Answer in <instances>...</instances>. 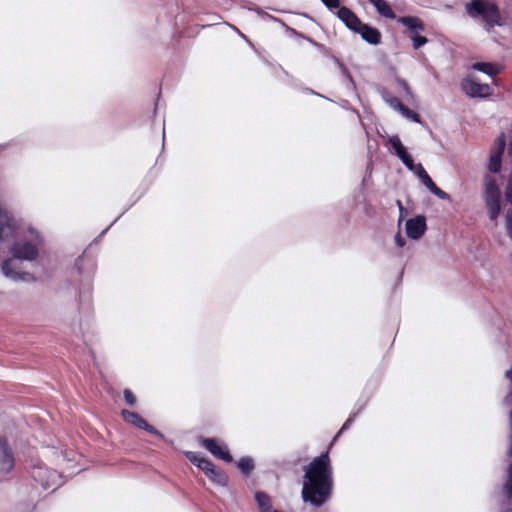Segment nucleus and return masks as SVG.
I'll return each mask as SVG.
<instances>
[{
  "label": "nucleus",
  "mask_w": 512,
  "mask_h": 512,
  "mask_svg": "<svg viewBox=\"0 0 512 512\" xmlns=\"http://www.w3.org/2000/svg\"><path fill=\"white\" fill-rule=\"evenodd\" d=\"M303 470L302 500L319 508L330 499L333 489V473L328 451L315 457Z\"/></svg>",
  "instance_id": "nucleus-1"
},
{
  "label": "nucleus",
  "mask_w": 512,
  "mask_h": 512,
  "mask_svg": "<svg viewBox=\"0 0 512 512\" xmlns=\"http://www.w3.org/2000/svg\"><path fill=\"white\" fill-rule=\"evenodd\" d=\"M14 238L16 239L9 246L12 258L2 263V272L5 277L13 281H29L33 278L32 275L17 271L16 260L29 262L36 260L43 245V236L36 228L28 226L25 229L19 228Z\"/></svg>",
  "instance_id": "nucleus-2"
},
{
  "label": "nucleus",
  "mask_w": 512,
  "mask_h": 512,
  "mask_svg": "<svg viewBox=\"0 0 512 512\" xmlns=\"http://www.w3.org/2000/svg\"><path fill=\"white\" fill-rule=\"evenodd\" d=\"M465 11L474 20L481 19L487 31L504 24L499 7L491 0H470L465 4Z\"/></svg>",
  "instance_id": "nucleus-3"
},
{
  "label": "nucleus",
  "mask_w": 512,
  "mask_h": 512,
  "mask_svg": "<svg viewBox=\"0 0 512 512\" xmlns=\"http://www.w3.org/2000/svg\"><path fill=\"white\" fill-rule=\"evenodd\" d=\"M31 477L39 483L43 489L53 491L62 485V476L56 470L50 469L43 463H37L31 468Z\"/></svg>",
  "instance_id": "nucleus-4"
},
{
  "label": "nucleus",
  "mask_w": 512,
  "mask_h": 512,
  "mask_svg": "<svg viewBox=\"0 0 512 512\" xmlns=\"http://www.w3.org/2000/svg\"><path fill=\"white\" fill-rule=\"evenodd\" d=\"M485 203L488 207L489 218L495 221L500 213V190L493 179H489L485 184Z\"/></svg>",
  "instance_id": "nucleus-5"
},
{
  "label": "nucleus",
  "mask_w": 512,
  "mask_h": 512,
  "mask_svg": "<svg viewBox=\"0 0 512 512\" xmlns=\"http://www.w3.org/2000/svg\"><path fill=\"white\" fill-rule=\"evenodd\" d=\"M18 229L19 227L17 226L16 220L0 205V241H7L14 238Z\"/></svg>",
  "instance_id": "nucleus-6"
},
{
  "label": "nucleus",
  "mask_w": 512,
  "mask_h": 512,
  "mask_svg": "<svg viewBox=\"0 0 512 512\" xmlns=\"http://www.w3.org/2000/svg\"><path fill=\"white\" fill-rule=\"evenodd\" d=\"M121 415L123 417V419L139 428V429H142V430H145L146 432L150 433V434H153L157 437H159L160 439H164L165 436L163 435V433H161L159 430H157L155 427H153L152 425H150L140 414H138L137 412H133V411H130V410H126V409H123L121 411Z\"/></svg>",
  "instance_id": "nucleus-7"
},
{
  "label": "nucleus",
  "mask_w": 512,
  "mask_h": 512,
  "mask_svg": "<svg viewBox=\"0 0 512 512\" xmlns=\"http://www.w3.org/2000/svg\"><path fill=\"white\" fill-rule=\"evenodd\" d=\"M14 455L7 441L0 437V481L6 479L14 467Z\"/></svg>",
  "instance_id": "nucleus-8"
},
{
  "label": "nucleus",
  "mask_w": 512,
  "mask_h": 512,
  "mask_svg": "<svg viewBox=\"0 0 512 512\" xmlns=\"http://www.w3.org/2000/svg\"><path fill=\"white\" fill-rule=\"evenodd\" d=\"M461 88L470 98H487L492 93L488 84H482L470 78H466L461 82Z\"/></svg>",
  "instance_id": "nucleus-9"
},
{
  "label": "nucleus",
  "mask_w": 512,
  "mask_h": 512,
  "mask_svg": "<svg viewBox=\"0 0 512 512\" xmlns=\"http://www.w3.org/2000/svg\"><path fill=\"white\" fill-rule=\"evenodd\" d=\"M201 445L214 457L224 461L225 463L233 462V457L230 454L228 447L225 444L220 445L214 438H203L201 440Z\"/></svg>",
  "instance_id": "nucleus-10"
},
{
  "label": "nucleus",
  "mask_w": 512,
  "mask_h": 512,
  "mask_svg": "<svg viewBox=\"0 0 512 512\" xmlns=\"http://www.w3.org/2000/svg\"><path fill=\"white\" fill-rule=\"evenodd\" d=\"M506 146V140L504 134H501L495 141V149L492 151L489 163H488V170L491 173H498L501 170L502 165V156L505 151Z\"/></svg>",
  "instance_id": "nucleus-11"
},
{
  "label": "nucleus",
  "mask_w": 512,
  "mask_h": 512,
  "mask_svg": "<svg viewBox=\"0 0 512 512\" xmlns=\"http://www.w3.org/2000/svg\"><path fill=\"white\" fill-rule=\"evenodd\" d=\"M427 229L426 218L424 215H417L406 221V234L413 240L420 239Z\"/></svg>",
  "instance_id": "nucleus-12"
},
{
  "label": "nucleus",
  "mask_w": 512,
  "mask_h": 512,
  "mask_svg": "<svg viewBox=\"0 0 512 512\" xmlns=\"http://www.w3.org/2000/svg\"><path fill=\"white\" fill-rule=\"evenodd\" d=\"M388 142L392 149L394 150L396 156L401 160V162L405 165V167L409 170L414 167V160L412 156L407 152L406 148L403 146L400 138L397 135H392L388 138Z\"/></svg>",
  "instance_id": "nucleus-13"
},
{
  "label": "nucleus",
  "mask_w": 512,
  "mask_h": 512,
  "mask_svg": "<svg viewBox=\"0 0 512 512\" xmlns=\"http://www.w3.org/2000/svg\"><path fill=\"white\" fill-rule=\"evenodd\" d=\"M388 142L392 149L394 150L396 156L401 160V162L405 165V167L409 170L414 167V160L412 156L407 152L406 148L403 146L400 138L397 135H392L388 138Z\"/></svg>",
  "instance_id": "nucleus-14"
},
{
  "label": "nucleus",
  "mask_w": 512,
  "mask_h": 512,
  "mask_svg": "<svg viewBox=\"0 0 512 512\" xmlns=\"http://www.w3.org/2000/svg\"><path fill=\"white\" fill-rule=\"evenodd\" d=\"M388 142L392 149L394 150L396 156L401 160V162L405 165V167L409 170L414 167V160L412 156L407 152L406 148L403 146L400 138L397 135H392L388 138Z\"/></svg>",
  "instance_id": "nucleus-15"
},
{
  "label": "nucleus",
  "mask_w": 512,
  "mask_h": 512,
  "mask_svg": "<svg viewBox=\"0 0 512 512\" xmlns=\"http://www.w3.org/2000/svg\"><path fill=\"white\" fill-rule=\"evenodd\" d=\"M339 20L351 31L356 33L363 22L360 18L348 7L342 6L336 13Z\"/></svg>",
  "instance_id": "nucleus-16"
},
{
  "label": "nucleus",
  "mask_w": 512,
  "mask_h": 512,
  "mask_svg": "<svg viewBox=\"0 0 512 512\" xmlns=\"http://www.w3.org/2000/svg\"><path fill=\"white\" fill-rule=\"evenodd\" d=\"M356 33L370 45H378L381 42L380 31L366 23H363Z\"/></svg>",
  "instance_id": "nucleus-17"
},
{
  "label": "nucleus",
  "mask_w": 512,
  "mask_h": 512,
  "mask_svg": "<svg viewBox=\"0 0 512 512\" xmlns=\"http://www.w3.org/2000/svg\"><path fill=\"white\" fill-rule=\"evenodd\" d=\"M397 22L408 28L414 34L423 32L425 30L424 23L415 16H401L397 19Z\"/></svg>",
  "instance_id": "nucleus-18"
},
{
  "label": "nucleus",
  "mask_w": 512,
  "mask_h": 512,
  "mask_svg": "<svg viewBox=\"0 0 512 512\" xmlns=\"http://www.w3.org/2000/svg\"><path fill=\"white\" fill-rule=\"evenodd\" d=\"M186 456L191 463L200 468L204 473L214 465L209 459L203 457L200 453L190 451L186 453Z\"/></svg>",
  "instance_id": "nucleus-19"
},
{
  "label": "nucleus",
  "mask_w": 512,
  "mask_h": 512,
  "mask_svg": "<svg viewBox=\"0 0 512 512\" xmlns=\"http://www.w3.org/2000/svg\"><path fill=\"white\" fill-rule=\"evenodd\" d=\"M205 474L211 481L219 486H227L228 484V476L226 473L218 469L215 465L210 467L208 471L205 472Z\"/></svg>",
  "instance_id": "nucleus-20"
},
{
  "label": "nucleus",
  "mask_w": 512,
  "mask_h": 512,
  "mask_svg": "<svg viewBox=\"0 0 512 512\" xmlns=\"http://www.w3.org/2000/svg\"><path fill=\"white\" fill-rule=\"evenodd\" d=\"M376 9V11L383 17L388 19H395L396 15L388 2L385 0H368Z\"/></svg>",
  "instance_id": "nucleus-21"
},
{
  "label": "nucleus",
  "mask_w": 512,
  "mask_h": 512,
  "mask_svg": "<svg viewBox=\"0 0 512 512\" xmlns=\"http://www.w3.org/2000/svg\"><path fill=\"white\" fill-rule=\"evenodd\" d=\"M235 464L244 477H248L255 468L254 459L250 456L241 457Z\"/></svg>",
  "instance_id": "nucleus-22"
},
{
  "label": "nucleus",
  "mask_w": 512,
  "mask_h": 512,
  "mask_svg": "<svg viewBox=\"0 0 512 512\" xmlns=\"http://www.w3.org/2000/svg\"><path fill=\"white\" fill-rule=\"evenodd\" d=\"M381 97L382 99L391 107L393 108L394 110H397L399 111L400 113L402 112L403 108L405 107V105H403L401 103V101L399 100L398 97H395L393 95H391L386 89H382L381 92Z\"/></svg>",
  "instance_id": "nucleus-23"
},
{
  "label": "nucleus",
  "mask_w": 512,
  "mask_h": 512,
  "mask_svg": "<svg viewBox=\"0 0 512 512\" xmlns=\"http://www.w3.org/2000/svg\"><path fill=\"white\" fill-rule=\"evenodd\" d=\"M254 497L261 512H272L271 500L266 493L257 491Z\"/></svg>",
  "instance_id": "nucleus-24"
},
{
  "label": "nucleus",
  "mask_w": 512,
  "mask_h": 512,
  "mask_svg": "<svg viewBox=\"0 0 512 512\" xmlns=\"http://www.w3.org/2000/svg\"><path fill=\"white\" fill-rule=\"evenodd\" d=\"M473 69L482 72L488 76H494L498 73L497 67L487 62H477L473 64Z\"/></svg>",
  "instance_id": "nucleus-25"
},
{
  "label": "nucleus",
  "mask_w": 512,
  "mask_h": 512,
  "mask_svg": "<svg viewBox=\"0 0 512 512\" xmlns=\"http://www.w3.org/2000/svg\"><path fill=\"white\" fill-rule=\"evenodd\" d=\"M395 82L398 85V87L404 92V99L406 101H412L414 99V94L407 81L402 78H396Z\"/></svg>",
  "instance_id": "nucleus-26"
},
{
  "label": "nucleus",
  "mask_w": 512,
  "mask_h": 512,
  "mask_svg": "<svg viewBox=\"0 0 512 512\" xmlns=\"http://www.w3.org/2000/svg\"><path fill=\"white\" fill-rule=\"evenodd\" d=\"M365 407V403L361 404L359 407L356 408L355 411L351 412V414L349 415L348 419L345 421V423L342 425L340 431L338 432V434L336 435L335 439L341 434L343 433L344 431H346L347 429H349V427L352 425V423L354 422L355 418L357 417V415L364 409Z\"/></svg>",
  "instance_id": "nucleus-27"
},
{
  "label": "nucleus",
  "mask_w": 512,
  "mask_h": 512,
  "mask_svg": "<svg viewBox=\"0 0 512 512\" xmlns=\"http://www.w3.org/2000/svg\"><path fill=\"white\" fill-rule=\"evenodd\" d=\"M410 39L412 41V46L415 50H418L419 48L428 43V39L425 36L419 35L418 33L413 34L410 37Z\"/></svg>",
  "instance_id": "nucleus-28"
},
{
  "label": "nucleus",
  "mask_w": 512,
  "mask_h": 512,
  "mask_svg": "<svg viewBox=\"0 0 512 512\" xmlns=\"http://www.w3.org/2000/svg\"><path fill=\"white\" fill-rule=\"evenodd\" d=\"M337 63L341 69V72L343 74V76L347 79L348 81V85H349V88H351L352 90H354L356 88L355 86V82L353 80V77L351 76L350 72L348 71V69L344 66V64H342L341 62H339V60H337Z\"/></svg>",
  "instance_id": "nucleus-29"
},
{
  "label": "nucleus",
  "mask_w": 512,
  "mask_h": 512,
  "mask_svg": "<svg viewBox=\"0 0 512 512\" xmlns=\"http://www.w3.org/2000/svg\"><path fill=\"white\" fill-rule=\"evenodd\" d=\"M337 63L341 69V72L343 74V76L347 79L348 81V85H349V88H351L352 90H354L356 88L355 86V82L353 80V77L351 76L350 72L348 71V69L344 66V64H342L341 62H339V60H337Z\"/></svg>",
  "instance_id": "nucleus-30"
},
{
  "label": "nucleus",
  "mask_w": 512,
  "mask_h": 512,
  "mask_svg": "<svg viewBox=\"0 0 512 512\" xmlns=\"http://www.w3.org/2000/svg\"><path fill=\"white\" fill-rule=\"evenodd\" d=\"M401 114L415 123H421L420 115L406 106L403 108Z\"/></svg>",
  "instance_id": "nucleus-31"
},
{
  "label": "nucleus",
  "mask_w": 512,
  "mask_h": 512,
  "mask_svg": "<svg viewBox=\"0 0 512 512\" xmlns=\"http://www.w3.org/2000/svg\"><path fill=\"white\" fill-rule=\"evenodd\" d=\"M91 290L88 288L87 290H80L79 292V305L82 307L85 303L90 304L91 302Z\"/></svg>",
  "instance_id": "nucleus-32"
},
{
  "label": "nucleus",
  "mask_w": 512,
  "mask_h": 512,
  "mask_svg": "<svg viewBox=\"0 0 512 512\" xmlns=\"http://www.w3.org/2000/svg\"><path fill=\"white\" fill-rule=\"evenodd\" d=\"M507 497L512 499V462L508 469V479L505 483Z\"/></svg>",
  "instance_id": "nucleus-33"
},
{
  "label": "nucleus",
  "mask_w": 512,
  "mask_h": 512,
  "mask_svg": "<svg viewBox=\"0 0 512 512\" xmlns=\"http://www.w3.org/2000/svg\"><path fill=\"white\" fill-rule=\"evenodd\" d=\"M322 4L330 11L341 8L340 0H320Z\"/></svg>",
  "instance_id": "nucleus-34"
},
{
  "label": "nucleus",
  "mask_w": 512,
  "mask_h": 512,
  "mask_svg": "<svg viewBox=\"0 0 512 512\" xmlns=\"http://www.w3.org/2000/svg\"><path fill=\"white\" fill-rule=\"evenodd\" d=\"M431 193L434 194L436 197H438L441 200L451 201V196L447 192L440 189L438 186H436L431 191Z\"/></svg>",
  "instance_id": "nucleus-35"
},
{
  "label": "nucleus",
  "mask_w": 512,
  "mask_h": 512,
  "mask_svg": "<svg viewBox=\"0 0 512 512\" xmlns=\"http://www.w3.org/2000/svg\"><path fill=\"white\" fill-rule=\"evenodd\" d=\"M124 400L129 405H134L136 403V397L130 389H125L123 392Z\"/></svg>",
  "instance_id": "nucleus-36"
},
{
  "label": "nucleus",
  "mask_w": 512,
  "mask_h": 512,
  "mask_svg": "<svg viewBox=\"0 0 512 512\" xmlns=\"http://www.w3.org/2000/svg\"><path fill=\"white\" fill-rule=\"evenodd\" d=\"M505 198L508 202H510L512 204V174L510 175L508 182H507Z\"/></svg>",
  "instance_id": "nucleus-37"
},
{
  "label": "nucleus",
  "mask_w": 512,
  "mask_h": 512,
  "mask_svg": "<svg viewBox=\"0 0 512 512\" xmlns=\"http://www.w3.org/2000/svg\"><path fill=\"white\" fill-rule=\"evenodd\" d=\"M430 192L437 186L432 178L428 176L424 181L421 182Z\"/></svg>",
  "instance_id": "nucleus-38"
},
{
  "label": "nucleus",
  "mask_w": 512,
  "mask_h": 512,
  "mask_svg": "<svg viewBox=\"0 0 512 512\" xmlns=\"http://www.w3.org/2000/svg\"><path fill=\"white\" fill-rule=\"evenodd\" d=\"M409 170L413 171L417 177L426 171L421 163H415L414 167H412V169Z\"/></svg>",
  "instance_id": "nucleus-39"
},
{
  "label": "nucleus",
  "mask_w": 512,
  "mask_h": 512,
  "mask_svg": "<svg viewBox=\"0 0 512 512\" xmlns=\"http://www.w3.org/2000/svg\"><path fill=\"white\" fill-rule=\"evenodd\" d=\"M395 243L398 247H403L406 244V240L400 233H397L395 235Z\"/></svg>",
  "instance_id": "nucleus-40"
},
{
  "label": "nucleus",
  "mask_w": 512,
  "mask_h": 512,
  "mask_svg": "<svg viewBox=\"0 0 512 512\" xmlns=\"http://www.w3.org/2000/svg\"><path fill=\"white\" fill-rule=\"evenodd\" d=\"M83 261V256H79L76 261H75V267L78 269V272L81 274L82 271H81V262Z\"/></svg>",
  "instance_id": "nucleus-41"
},
{
  "label": "nucleus",
  "mask_w": 512,
  "mask_h": 512,
  "mask_svg": "<svg viewBox=\"0 0 512 512\" xmlns=\"http://www.w3.org/2000/svg\"><path fill=\"white\" fill-rule=\"evenodd\" d=\"M397 205H398V208H399L400 216L402 217L403 215H405L407 213V211L403 207L401 201H397Z\"/></svg>",
  "instance_id": "nucleus-42"
},
{
  "label": "nucleus",
  "mask_w": 512,
  "mask_h": 512,
  "mask_svg": "<svg viewBox=\"0 0 512 512\" xmlns=\"http://www.w3.org/2000/svg\"><path fill=\"white\" fill-rule=\"evenodd\" d=\"M505 376L512 382V367L506 371Z\"/></svg>",
  "instance_id": "nucleus-43"
},
{
  "label": "nucleus",
  "mask_w": 512,
  "mask_h": 512,
  "mask_svg": "<svg viewBox=\"0 0 512 512\" xmlns=\"http://www.w3.org/2000/svg\"><path fill=\"white\" fill-rule=\"evenodd\" d=\"M429 176V174L427 173V171L423 172L421 175L418 176L419 180L422 182L424 181L427 177Z\"/></svg>",
  "instance_id": "nucleus-44"
},
{
  "label": "nucleus",
  "mask_w": 512,
  "mask_h": 512,
  "mask_svg": "<svg viewBox=\"0 0 512 512\" xmlns=\"http://www.w3.org/2000/svg\"><path fill=\"white\" fill-rule=\"evenodd\" d=\"M117 221V219H115L106 229H104L102 231V233L100 234V236L104 235L108 230L109 228Z\"/></svg>",
  "instance_id": "nucleus-45"
},
{
  "label": "nucleus",
  "mask_w": 512,
  "mask_h": 512,
  "mask_svg": "<svg viewBox=\"0 0 512 512\" xmlns=\"http://www.w3.org/2000/svg\"><path fill=\"white\" fill-rule=\"evenodd\" d=\"M278 68H279V70H281V71H282V73H283L286 77H290V75L288 74V72H287V71H285V70L282 68V66L278 65Z\"/></svg>",
  "instance_id": "nucleus-46"
},
{
  "label": "nucleus",
  "mask_w": 512,
  "mask_h": 512,
  "mask_svg": "<svg viewBox=\"0 0 512 512\" xmlns=\"http://www.w3.org/2000/svg\"><path fill=\"white\" fill-rule=\"evenodd\" d=\"M307 91H308L309 93H311V94H315V95H317V96L322 97V95H320L319 93L314 92V91H313V90H311V89H307Z\"/></svg>",
  "instance_id": "nucleus-47"
},
{
  "label": "nucleus",
  "mask_w": 512,
  "mask_h": 512,
  "mask_svg": "<svg viewBox=\"0 0 512 512\" xmlns=\"http://www.w3.org/2000/svg\"><path fill=\"white\" fill-rule=\"evenodd\" d=\"M162 137H163V140H164L165 139V131L164 130H163Z\"/></svg>",
  "instance_id": "nucleus-48"
},
{
  "label": "nucleus",
  "mask_w": 512,
  "mask_h": 512,
  "mask_svg": "<svg viewBox=\"0 0 512 512\" xmlns=\"http://www.w3.org/2000/svg\"><path fill=\"white\" fill-rule=\"evenodd\" d=\"M505 512H512V508L507 509Z\"/></svg>",
  "instance_id": "nucleus-49"
},
{
  "label": "nucleus",
  "mask_w": 512,
  "mask_h": 512,
  "mask_svg": "<svg viewBox=\"0 0 512 512\" xmlns=\"http://www.w3.org/2000/svg\"><path fill=\"white\" fill-rule=\"evenodd\" d=\"M511 396H512V390H511Z\"/></svg>",
  "instance_id": "nucleus-50"
}]
</instances>
